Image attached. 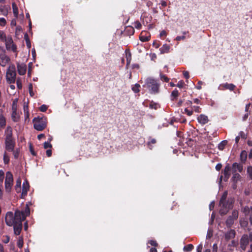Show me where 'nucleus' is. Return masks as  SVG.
<instances>
[{
  "mask_svg": "<svg viewBox=\"0 0 252 252\" xmlns=\"http://www.w3.org/2000/svg\"><path fill=\"white\" fill-rule=\"evenodd\" d=\"M22 214L19 210L15 212L14 215L11 212H8L5 216V220L6 224L9 226H13L14 232L16 235H19L22 228V221L21 219Z\"/></svg>",
  "mask_w": 252,
  "mask_h": 252,
  "instance_id": "1",
  "label": "nucleus"
},
{
  "mask_svg": "<svg viewBox=\"0 0 252 252\" xmlns=\"http://www.w3.org/2000/svg\"><path fill=\"white\" fill-rule=\"evenodd\" d=\"M227 191H225L223 193L219 202L220 207L219 213L221 216L226 215L233 207L234 200L232 198H228L227 200Z\"/></svg>",
  "mask_w": 252,
  "mask_h": 252,
  "instance_id": "2",
  "label": "nucleus"
},
{
  "mask_svg": "<svg viewBox=\"0 0 252 252\" xmlns=\"http://www.w3.org/2000/svg\"><path fill=\"white\" fill-rule=\"evenodd\" d=\"M5 148L8 151H12L15 146V141L12 137V129L10 126H7L5 131Z\"/></svg>",
  "mask_w": 252,
  "mask_h": 252,
  "instance_id": "3",
  "label": "nucleus"
},
{
  "mask_svg": "<svg viewBox=\"0 0 252 252\" xmlns=\"http://www.w3.org/2000/svg\"><path fill=\"white\" fill-rule=\"evenodd\" d=\"M145 84L151 94H158L159 92L160 84L158 81L152 78H148L145 81Z\"/></svg>",
  "mask_w": 252,
  "mask_h": 252,
  "instance_id": "4",
  "label": "nucleus"
},
{
  "mask_svg": "<svg viewBox=\"0 0 252 252\" xmlns=\"http://www.w3.org/2000/svg\"><path fill=\"white\" fill-rule=\"evenodd\" d=\"M33 123L34 128L38 131L43 130L47 126V119L45 117L34 118Z\"/></svg>",
  "mask_w": 252,
  "mask_h": 252,
  "instance_id": "5",
  "label": "nucleus"
},
{
  "mask_svg": "<svg viewBox=\"0 0 252 252\" xmlns=\"http://www.w3.org/2000/svg\"><path fill=\"white\" fill-rule=\"evenodd\" d=\"M16 76V69L14 65H11L7 69L6 78L7 82L9 84L15 82Z\"/></svg>",
  "mask_w": 252,
  "mask_h": 252,
  "instance_id": "6",
  "label": "nucleus"
},
{
  "mask_svg": "<svg viewBox=\"0 0 252 252\" xmlns=\"http://www.w3.org/2000/svg\"><path fill=\"white\" fill-rule=\"evenodd\" d=\"M13 185V177L12 174L8 171L6 173V177L4 182L5 191L10 193Z\"/></svg>",
  "mask_w": 252,
  "mask_h": 252,
  "instance_id": "7",
  "label": "nucleus"
},
{
  "mask_svg": "<svg viewBox=\"0 0 252 252\" xmlns=\"http://www.w3.org/2000/svg\"><path fill=\"white\" fill-rule=\"evenodd\" d=\"M5 46L8 50H11L13 52H17V48L16 45L13 43V40L11 37H8L5 39Z\"/></svg>",
  "mask_w": 252,
  "mask_h": 252,
  "instance_id": "8",
  "label": "nucleus"
},
{
  "mask_svg": "<svg viewBox=\"0 0 252 252\" xmlns=\"http://www.w3.org/2000/svg\"><path fill=\"white\" fill-rule=\"evenodd\" d=\"M249 240L248 239L247 234H244L240 240V248L243 251H245L249 244Z\"/></svg>",
  "mask_w": 252,
  "mask_h": 252,
  "instance_id": "9",
  "label": "nucleus"
},
{
  "mask_svg": "<svg viewBox=\"0 0 252 252\" xmlns=\"http://www.w3.org/2000/svg\"><path fill=\"white\" fill-rule=\"evenodd\" d=\"M236 86L233 84L230 83H223L221 84L219 86V89L220 90H229L230 91H233L235 89Z\"/></svg>",
  "mask_w": 252,
  "mask_h": 252,
  "instance_id": "10",
  "label": "nucleus"
},
{
  "mask_svg": "<svg viewBox=\"0 0 252 252\" xmlns=\"http://www.w3.org/2000/svg\"><path fill=\"white\" fill-rule=\"evenodd\" d=\"M231 167L229 164H227L222 171V173L224 175L223 180L225 182H227L230 176Z\"/></svg>",
  "mask_w": 252,
  "mask_h": 252,
  "instance_id": "11",
  "label": "nucleus"
},
{
  "mask_svg": "<svg viewBox=\"0 0 252 252\" xmlns=\"http://www.w3.org/2000/svg\"><path fill=\"white\" fill-rule=\"evenodd\" d=\"M10 61L9 58L4 53L0 54V64L2 66H5Z\"/></svg>",
  "mask_w": 252,
  "mask_h": 252,
  "instance_id": "12",
  "label": "nucleus"
},
{
  "mask_svg": "<svg viewBox=\"0 0 252 252\" xmlns=\"http://www.w3.org/2000/svg\"><path fill=\"white\" fill-rule=\"evenodd\" d=\"M29 184L27 180H25L23 184L21 198H24L27 195V192L29 189Z\"/></svg>",
  "mask_w": 252,
  "mask_h": 252,
  "instance_id": "13",
  "label": "nucleus"
},
{
  "mask_svg": "<svg viewBox=\"0 0 252 252\" xmlns=\"http://www.w3.org/2000/svg\"><path fill=\"white\" fill-rule=\"evenodd\" d=\"M151 34L146 31H142L139 36V39L142 42H147L150 40Z\"/></svg>",
  "mask_w": 252,
  "mask_h": 252,
  "instance_id": "14",
  "label": "nucleus"
},
{
  "mask_svg": "<svg viewBox=\"0 0 252 252\" xmlns=\"http://www.w3.org/2000/svg\"><path fill=\"white\" fill-rule=\"evenodd\" d=\"M17 70L20 75H24L27 70V66L25 63H17Z\"/></svg>",
  "mask_w": 252,
  "mask_h": 252,
  "instance_id": "15",
  "label": "nucleus"
},
{
  "mask_svg": "<svg viewBox=\"0 0 252 252\" xmlns=\"http://www.w3.org/2000/svg\"><path fill=\"white\" fill-rule=\"evenodd\" d=\"M243 164L242 163L234 162L232 166V171L236 172L238 170L239 172H242L243 170Z\"/></svg>",
  "mask_w": 252,
  "mask_h": 252,
  "instance_id": "16",
  "label": "nucleus"
},
{
  "mask_svg": "<svg viewBox=\"0 0 252 252\" xmlns=\"http://www.w3.org/2000/svg\"><path fill=\"white\" fill-rule=\"evenodd\" d=\"M236 235V232L234 229H230L225 234V239L226 241H228L231 239L235 238Z\"/></svg>",
  "mask_w": 252,
  "mask_h": 252,
  "instance_id": "17",
  "label": "nucleus"
},
{
  "mask_svg": "<svg viewBox=\"0 0 252 252\" xmlns=\"http://www.w3.org/2000/svg\"><path fill=\"white\" fill-rule=\"evenodd\" d=\"M141 19H142L143 24L145 25L150 23L152 19V17L149 14H144L141 17Z\"/></svg>",
  "mask_w": 252,
  "mask_h": 252,
  "instance_id": "18",
  "label": "nucleus"
},
{
  "mask_svg": "<svg viewBox=\"0 0 252 252\" xmlns=\"http://www.w3.org/2000/svg\"><path fill=\"white\" fill-rule=\"evenodd\" d=\"M248 158V153L246 150H243L240 153V160L242 164H245Z\"/></svg>",
  "mask_w": 252,
  "mask_h": 252,
  "instance_id": "19",
  "label": "nucleus"
},
{
  "mask_svg": "<svg viewBox=\"0 0 252 252\" xmlns=\"http://www.w3.org/2000/svg\"><path fill=\"white\" fill-rule=\"evenodd\" d=\"M197 120H198V122L202 125H205V124H207L209 121L208 119V117L203 114H201L197 118Z\"/></svg>",
  "mask_w": 252,
  "mask_h": 252,
  "instance_id": "20",
  "label": "nucleus"
},
{
  "mask_svg": "<svg viewBox=\"0 0 252 252\" xmlns=\"http://www.w3.org/2000/svg\"><path fill=\"white\" fill-rule=\"evenodd\" d=\"M20 213L22 214V220H24L26 219V217L30 215V210L29 206L27 205H26L25 211L24 212L20 211Z\"/></svg>",
  "mask_w": 252,
  "mask_h": 252,
  "instance_id": "21",
  "label": "nucleus"
},
{
  "mask_svg": "<svg viewBox=\"0 0 252 252\" xmlns=\"http://www.w3.org/2000/svg\"><path fill=\"white\" fill-rule=\"evenodd\" d=\"M242 211L246 216L249 215L250 216V215L252 214V206L249 207L246 206L242 208Z\"/></svg>",
  "mask_w": 252,
  "mask_h": 252,
  "instance_id": "22",
  "label": "nucleus"
},
{
  "mask_svg": "<svg viewBox=\"0 0 252 252\" xmlns=\"http://www.w3.org/2000/svg\"><path fill=\"white\" fill-rule=\"evenodd\" d=\"M170 49V46L166 44H164L161 48L159 49V51L160 52V54H165L169 52Z\"/></svg>",
  "mask_w": 252,
  "mask_h": 252,
  "instance_id": "23",
  "label": "nucleus"
},
{
  "mask_svg": "<svg viewBox=\"0 0 252 252\" xmlns=\"http://www.w3.org/2000/svg\"><path fill=\"white\" fill-rule=\"evenodd\" d=\"M233 176L231 178V181L232 182H236L237 183L239 181H240L241 179V176L236 172H234L232 171Z\"/></svg>",
  "mask_w": 252,
  "mask_h": 252,
  "instance_id": "24",
  "label": "nucleus"
},
{
  "mask_svg": "<svg viewBox=\"0 0 252 252\" xmlns=\"http://www.w3.org/2000/svg\"><path fill=\"white\" fill-rule=\"evenodd\" d=\"M179 95L178 91L175 89L171 93L170 95V99L172 101L176 100Z\"/></svg>",
  "mask_w": 252,
  "mask_h": 252,
  "instance_id": "25",
  "label": "nucleus"
},
{
  "mask_svg": "<svg viewBox=\"0 0 252 252\" xmlns=\"http://www.w3.org/2000/svg\"><path fill=\"white\" fill-rule=\"evenodd\" d=\"M11 117L14 122H18L20 117L19 113H18L17 111H12Z\"/></svg>",
  "mask_w": 252,
  "mask_h": 252,
  "instance_id": "26",
  "label": "nucleus"
},
{
  "mask_svg": "<svg viewBox=\"0 0 252 252\" xmlns=\"http://www.w3.org/2000/svg\"><path fill=\"white\" fill-rule=\"evenodd\" d=\"M159 107H160V105L158 103L155 102L153 100L150 101V103L149 104V108L150 109L157 110Z\"/></svg>",
  "mask_w": 252,
  "mask_h": 252,
  "instance_id": "27",
  "label": "nucleus"
},
{
  "mask_svg": "<svg viewBox=\"0 0 252 252\" xmlns=\"http://www.w3.org/2000/svg\"><path fill=\"white\" fill-rule=\"evenodd\" d=\"M6 125V120L3 115L0 116V130L3 128Z\"/></svg>",
  "mask_w": 252,
  "mask_h": 252,
  "instance_id": "28",
  "label": "nucleus"
},
{
  "mask_svg": "<svg viewBox=\"0 0 252 252\" xmlns=\"http://www.w3.org/2000/svg\"><path fill=\"white\" fill-rule=\"evenodd\" d=\"M157 143V140L155 138H152L151 137L149 138V141H148L147 143V146L148 148L152 150L153 148V146H152L153 144H155Z\"/></svg>",
  "mask_w": 252,
  "mask_h": 252,
  "instance_id": "29",
  "label": "nucleus"
},
{
  "mask_svg": "<svg viewBox=\"0 0 252 252\" xmlns=\"http://www.w3.org/2000/svg\"><path fill=\"white\" fill-rule=\"evenodd\" d=\"M125 52L126 53V66H128L131 62V54L128 50H126Z\"/></svg>",
  "mask_w": 252,
  "mask_h": 252,
  "instance_id": "30",
  "label": "nucleus"
},
{
  "mask_svg": "<svg viewBox=\"0 0 252 252\" xmlns=\"http://www.w3.org/2000/svg\"><path fill=\"white\" fill-rule=\"evenodd\" d=\"M21 185V180L20 178H18L16 180V185L15 186V190L17 192H19L20 191Z\"/></svg>",
  "mask_w": 252,
  "mask_h": 252,
  "instance_id": "31",
  "label": "nucleus"
},
{
  "mask_svg": "<svg viewBox=\"0 0 252 252\" xmlns=\"http://www.w3.org/2000/svg\"><path fill=\"white\" fill-rule=\"evenodd\" d=\"M234 220L232 218H231L230 216L228 217L226 220V225L227 227H230L233 224Z\"/></svg>",
  "mask_w": 252,
  "mask_h": 252,
  "instance_id": "32",
  "label": "nucleus"
},
{
  "mask_svg": "<svg viewBox=\"0 0 252 252\" xmlns=\"http://www.w3.org/2000/svg\"><path fill=\"white\" fill-rule=\"evenodd\" d=\"M8 14V10L5 7V6L0 5V15H2L4 16L7 15Z\"/></svg>",
  "mask_w": 252,
  "mask_h": 252,
  "instance_id": "33",
  "label": "nucleus"
},
{
  "mask_svg": "<svg viewBox=\"0 0 252 252\" xmlns=\"http://www.w3.org/2000/svg\"><path fill=\"white\" fill-rule=\"evenodd\" d=\"M193 248V245L192 244H189L185 246L183 248V250L185 252H189L191 251Z\"/></svg>",
  "mask_w": 252,
  "mask_h": 252,
  "instance_id": "34",
  "label": "nucleus"
},
{
  "mask_svg": "<svg viewBox=\"0 0 252 252\" xmlns=\"http://www.w3.org/2000/svg\"><path fill=\"white\" fill-rule=\"evenodd\" d=\"M247 174L248 178L252 180V166L249 165L247 167Z\"/></svg>",
  "mask_w": 252,
  "mask_h": 252,
  "instance_id": "35",
  "label": "nucleus"
},
{
  "mask_svg": "<svg viewBox=\"0 0 252 252\" xmlns=\"http://www.w3.org/2000/svg\"><path fill=\"white\" fill-rule=\"evenodd\" d=\"M227 144V141L226 140L222 141L220 144L218 145V149L220 150H223L226 145Z\"/></svg>",
  "mask_w": 252,
  "mask_h": 252,
  "instance_id": "36",
  "label": "nucleus"
},
{
  "mask_svg": "<svg viewBox=\"0 0 252 252\" xmlns=\"http://www.w3.org/2000/svg\"><path fill=\"white\" fill-rule=\"evenodd\" d=\"M12 9H13V14L15 17H18V8L17 7L16 4L15 3H12Z\"/></svg>",
  "mask_w": 252,
  "mask_h": 252,
  "instance_id": "37",
  "label": "nucleus"
},
{
  "mask_svg": "<svg viewBox=\"0 0 252 252\" xmlns=\"http://www.w3.org/2000/svg\"><path fill=\"white\" fill-rule=\"evenodd\" d=\"M238 211L237 210H234L232 211L231 215L229 216L234 220H236L238 219Z\"/></svg>",
  "mask_w": 252,
  "mask_h": 252,
  "instance_id": "38",
  "label": "nucleus"
},
{
  "mask_svg": "<svg viewBox=\"0 0 252 252\" xmlns=\"http://www.w3.org/2000/svg\"><path fill=\"white\" fill-rule=\"evenodd\" d=\"M140 88V85L139 84H135L134 86L132 87V90L135 93H138L140 92L139 88Z\"/></svg>",
  "mask_w": 252,
  "mask_h": 252,
  "instance_id": "39",
  "label": "nucleus"
},
{
  "mask_svg": "<svg viewBox=\"0 0 252 252\" xmlns=\"http://www.w3.org/2000/svg\"><path fill=\"white\" fill-rule=\"evenodd\" d=\"M160 78L162 81H164L165 82H168L169 81V78L162 73L160 74Z\"/></svg>",
  "mask_w": 252,
  "mask_h": 252,
  "instance_id": "40",
  "label": "nucleus"
},
{
  "mask_svg": "<svg viewBox=\"0 0 252 252\" xmlns=\"http://www.w3.org/2000/svg\"><path fill=\"white\" fill-rule=\"evenodd\" d=\"M17 100L15 99L12 103V111H17Z\"/></svg>",
  "mask_w": 252,
  "mask_h": 252,
  "instance_id": "41",
  "label": "nucleus"
},
{
  "mask_svg": "<svg viewBox=\"0 0 252 252\" xmlns=\"http://www.w3.org/2000/svg\"><path fill=\"white\" fill-rule=\"evenodd\" d=\"M126 32H128L129 35H133L135 31L132 27H128L126 29Z\"/></svg>",
  "mask_w": 252,
  "mask_h": 252,
  "instance_id": "42",
  "label": "nucleus"
},
{
  "mask_svg": "<svg viewBox=\"0 0 252 252\" xmlns=\"http://www.w3.org/2000/svg\"><path fill=\"white\" fill-rule=\"evenodd\" d=\"M3 161L5 164L8 163L9 161V156L6 153H4L3 155Z\"/></svg>",
  "mask_w": 252,
  "mask_h": 252,
  "instance_id": "43",
  "label": "nucleus"
},
{
  "mask_svg": "<svg viewBox=\"0 0 252 252\" xmlns=\"http://www.w3.org/2000/svg\"><path fill=\"white\" fill-rule=\"evenodd\" d=\"M153 45L156 48H158L159 47V46L160 45V42L159 41L156 40L154 41V42L153 43Z\"/></svg>",
  "mask_w": 252,
  "mask_h": 252,
  "instance_id": "44",
  "label": "nucleus"
},
{
  "mask_svg": "<svg viewBox=\"0 0 252 252\" xmlns=\"http://www.w3.org/2000/svg\"><path fill=\"white\" fill-rule=\"evenodd\" d=\"M134 27L136 29L140 30L142 28V25L138 21H136L134 23Z\"/></svg>",
  "mask_w": 252,
  "mask_h": 252,
  "instance_id": "45",
  "label": "nucleus"
},
{
  "mask_svg": "<svg viewBox=\"0 0 252 252\" xmlns=\"http://www.w3.org/2000/svg\"><path fill=\"white\" fill-rule=\"evenodd\" d=\"M6 39L7 38L4 33L2 31H0V39L2 41H5Z\"/></svg>",
  "mask_w": 252,
  "mask_h": 252,
  "instance_id": "46",
  "label": "nucleus"
},
{
  "mask_svg": "<svg viewBox=\"0 0 252 252\" xmlns=\"http://www.w3.org/2000/svg\"><path fill=\"white\" fill-rule=\"evenodd\" d=\"M240 136V137H241L242 139H246L247 138V135L244 133V131H241L239 133V135Z\"/></svg>",
  "mask_w": 252,
  "mask_h": 252,
  "instance_id": "47",
  "label": "nucleus"
},
{
  "mask_svg": "<svg viewBox=\"0 0 252 252\" xmlns=\"http://www.w3.org/2000/svg\"><path fill=\"white\" fill-rule=\"evenodd\" d=\"M192 111H194L195 112L199 113L200 112L201 108L199 106H193L191 107Z\"/></svg>",
  "mask_w": 252,
  "mask_h": 252,
  "instance_id": "48",
  "label": "nucleus"
},
{
  "mask_svg": "<svg viewBox=\"0 0 252 252\" xmlns=\"http://www.w3.org/2000/svg\"><path fill=\"white\" fill-rule=\"evenodd\" d=\"M185 86V83L183 80H180L178 82L177 84L176 85V86L180 88H182Z\"/></svg>",
  "mask_w": 252,
  "mask_h": 252,
  "instance_id": "49",
  "label": "nucleus"
},
{
  "mask_svg": "<svg viewBox=\"0 0 252 252\" xmlns=\"http://www.w3.org/2000/svg\"><path fill=\"white\" fill-rule=\"evenodd\" d=\"M13 156L15 158H17L19 157V151L18 149L16 150H14V149L13 150Z\"/></svg>",
  "mask_w": 252,
  "mask_h": 252,
  "instance_id": "50",
  "label": "nucleus"
},
{
  "mask_svg": "<svg viewBox=\"0 0 252 252\" xmlns=\"http://www.w3.org/2000/svg\"><path fill=\"white\" fill-rule=\"evenodd\" d=\"M44 149H48V148H52V145L50 144L49 142H45L44 143Z\"/></svg>",
  "mask_w": 252,
  "mask_h": 252,
  "instance_id": "51",
  "label": "nucleus"
},
{
  "mask_svg": "<svg viewBox=\"0 0 252 252\" xmlns=\"http://www.w3.org/2000/svg\"><path fill=\"white\" fill-rule=\"evenodd\" d=\"M6 23V20L4 18H0V26H4Z\"/></svg>",
  "mask_w": 252,
  "mask_h": 252,
  "instance_id": "52",
  "label": "nucleus"
},
{
  "mask_svg": "<svg viewBox=\"0 0 252 252\" xmlns=\"http://www.w3.org/2000/svg\"><path fill=\"white\" fill-rule=\"evenodd\" d=\"M47 109V106L46 105H42L40 108H39V110L41 111V112H45Z\"/></svg>",
  "mask_w": 252,
  "mask_h": 252,
  "instance_id": "53",
  "label": "nucleus"
},
{
  "mask_svg": "<svg viewBox=\"0 0 252 252\" xmlns=\"http://www.w3.org/2000/svg\"><path fill=\"white\" fill-rule=\"evenodd\" d=\"M149 243L152 246L157 247L158 246V243L155 240H150Z\"/></svg>",
  "mask_w": 252,
  "mask_h": 252,
  "instance_id": "54",
  "label": "nucleus"
},
{
  "mask_svg": "<svg viewBox=\"0 0 252 252\" xmlns=\"http://www.w3.org/2000/svg\"><path fill=\"white\" fill-rule=\"evenodd\" d=\"M185 111L186 112V113L189 116H190L191 115H192V113H193V111L192 110H189L188 108H186L185 109Z\"/></svg>",
  "mask_w": 252,
  "mask_h": 252,
  "instance_id": "55",
  "label": "nucleus"
},
{
  "mask_svg": "<svg viewBox=\"0 0 252 252\" xmlns=\"http://www.w3.org/2000/svg\"><path fill=\"white\" fill-rule=\"evenodd\" d=\"M218 248L217 244H216V243L214 244L213 245V248H212L213 252H218Z\"/></svg>",
  "mask_w": 252,
  "mask_h": 252,
  "instance_id": "56",
  "label": "nucleus"
},
{
  "mask_svg": "<svg viewBox=\"0 0 252 252\" xmlns=\"http://www.w3.org/2000/svg\"><path fill=\"white\" fill-rule=\"evenodd\" d=\"M4 173L2 170H0V181H2L3 182V180L4 179Z\"/></svg>",
  "mask_w": 252,
  "mask_h": 252,
  "instance_id": "57",
  "label": "nucleus"
},
{
  "mask_svg": "<svg viewBox=\"0 0 252 252\" xmlns=\"http://www.w3.org/2000/svg\"><path fill=\"white\" fill-rule=\"evenodd\" d=\"M29 93L31 95V96H32L34 94L33 92H32V84H30L29 87Z\"/></svg>",
  "mask_w": 252,
  "mask_h": 252,
  "instance_id": "58",
  "label": "nucleus"
},
{
  "mask_svg": "<svg viewBox=\"0 0 252 252\" xmlns=\"http://www.w3.org/2000/svg\"><path fill=\"white\" fill-rule=\"evenodd\" d=\"M183 75L186 79H188L189 77V72L188 71H184Z\"/></svg>",
  "mask_w": 252,
  "mask_h": 252,
  "instance_id": "59",
  "label": "nucleus"
},
{
  "mask_svg": "<svg viewBox=\"0 0 252 252\" xmlns=\"http://www.w3.org/2000/svg\"><path fill=\"white\" fill-rule=\"evenodd\" d=\"M186 38V36L185 35L183 36H178L176 37V40L177 41H180L181 40H184Z\"/></svg>",
  "mask_w": 252,
  "mask_h": 252,
  "instance_id": "60",
  "label": "nucleus"
},
{
  "mask_svg": "<svg viewBox=\"0 0 252 252\" xmlns=\"http://www.w3.org/2000/svg\"><path fill=\"white\" fill-rule=\"evenodd\" d=\"M202 248H203L202 244H199L197 247L196 252H201Z\"/></svg>",
  "mask_w": 252,
  "mask_h": 252,
  "instance_id": "61",
  "label": "nucleus"
},
{
  "mask_svg": "<svg viewBox=\"0 0 252 252\" xmlns=\"http://www.w3.org/2000/svg\"><path fill=\"white\" fill-rule=\"evenodd\" d=\"M203 84V82L201 81H199L198 82V85L196 86V88L197 89V90H201L202 87H201V85Z\"/></svg>",
  "mask_w": 252,
  "mask_h": 252,
  "instance_id": "62",
  "label": "nucleus"
},
{
  "mask_svg": "<svg viewBox=\"0 0 252 252\" xmlns=\"http://www.w3.org/2000/svg\"><path fill=\"white\" fill-rule=\"evenodd\" d=\"M222 167V164L221 163H218L216 166V170L219 171Z\"/></svg>",
  "mask_w": 252,
  "mask_h": 252,
  "instance_id": "63",
  "label": "nucleus"
},
{
  "mask_svg": "<svg viewBox=\"0 0 252 252\" xmlns=\"http://www.w3.org/2000/svg\"><path fill=\"white\" fill-rule=\"evenodd\" d=\"M247 237L249 242H252V232H250L249 234H247Z\"/></svg>",
  "mask_w": 252,
  "mask_h": 252,
  "instance_id": "64",
  "label": "nucleus"
}]
</instances>
